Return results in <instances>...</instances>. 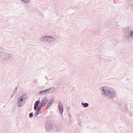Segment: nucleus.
Here are the masks:
<instances>
[{
	"instance_id": "1",
	"label": "nucleus",
	"mask_w": 133,
	"mask_h": 133,
	"mask_svg": "<svg viewBox=\"0 0 133 133\" xmlns=\"http://www.w3.org/2000/svg\"><path fill=\"white\" fill-rule=\"evenodd\" d=\"M100 89L102 91V94L104 95L107 98L112 99L114 98L116 95V91L112 88L104 87L101 88Z\"/></svg>"
},
{
	"instance_id": "2",
	"label": "nucleus",
	"mask_w": 133,
	"mask_h": 133,
	"mask_svg": "<svg viewBox=\"0 0 133 133\" xmlns=\"http://www.w3.org/2000/svg\"><path fill=\"white\" fill-rule=\"evenodd\" d=\"M12 57L11 55L4 52L2 51V49L0 47V58L2 61H5L8 59L11 60Z\"/></svg>"
},
{
	"instance_id": "3",
	"label": "nucleus",
	"mask_w": 133,
	"mask_h": 133,
	"mask_svg": "<svg viewBox=\"0 0 133 133\" xmlns=\"http://www.w3.org/2000/svg\"><path fill=\"white\" fill-rule=\"evenodd\" d=\"M45 128L48 131H52L55 132L57 130V126L54 125L53 123H48L47 122L45 124Z\"/></svg>"
},
{
	"instance_id": "4",
	"label": "nucleus",
	"mask_w": 133,
	"mask_h": 133,
	"mask_svg": "<svg viewBox=\"0 0 133 133\" xmlns=\"http://www.w3.org/2000/svg\"><path fill=\"white\" fill-rule=\"evenodd\" d=\"M53 89L54 88H50L46 90L40 91L39 93L41 95H42L46 94L47 93H49V92L53 93L54 92Z\"/></svg>"
},
{
	"instance_id": "5",
	"label": "nucleus",
	"mask_w": 133,
	"mask_h": 133,
	"mask_svg": "<svg viewBox=\"0 0 133 133\" xmlns=\"http://www.w3.org/2000/svg\"><path fill=\"white\" fill-rule=\"evenodd\" d=\"M22 97H20L18 99L17 104L18 107L22 106L25 103V101L22 98Z\"/></svg>"
},
{
	"instance_id": "6",
	"label": "nucleus",
	"mask_w": 133,
	"mask_h": 133,
	"mask_svg": "<svg viewBox=\"0 0 133 133\" xmlns=\"http://www.w3.org/2000/svg\"><path fill=\"white\" fill-rule=\"evenodd\" d=\"M40 40L42 42H47L49 41V36H42L40 38Z\"/></svg>"
},
{
	"instance_id": "7",
	"label": "nucleus",
	"mask_w": 133,
	"mask_h": 133,
	"mask_svg": "<svg viewBox=\"0 0 133 133\" xmlns=\"http://www.w3.org/2000/svg\"><path fill=\"white\" fill-rule=\"evenodd\" d=\"M58 109L59 110L60 113H63V105L61 102L58 104Z\"/></svg>"
},
{
	"instance_id": "8",
	"label": "nucleus",
	"mask_w": 133,
	"mask_h": 133,
	"mask_svg": "<svg viewBox=\"0 0 133 133\" xmlns=\"http://www.w3.org/2000/svg\"><path fill=\"white\" fill-rule=\"evenodd\" d=\"M53 102L52 99L50 100L47 104L46 109H48L49 107L53 103Z\"/></svg>"
},
{
	"instance_id": "9",
	"label": "nucleus",
	"mask_w": 133,
	"mask_h": 133,
	"mask_svg": "<svg viewBox=\"0 0 133 133\" xmlns=\"http://www.w3.org/2000/svg\"><path fill=\"white\" fill-rule=\"evenodd\" d=\"M132 30H131L129 29H128L126 30V31H125L126 32L125 36H130V34Z\"/></svg>"
},
{
	"instance_id": "10",
	"label": "nucleus",
	"mask_w": 133,
	"mask_h": 133,
	"mask_svg": "<svg viewBox=\"0 0 133 133\" xmlns=\"http://www.w3.org/2000/svg\"><path fill=\"white\" fill-rule=\"evenodd\" d=\"M82 105L83 106V107L85 108L88 107L89 106V104L88 103H84L82 102L81 103Z\"/></svg>"
},
{
	"instance_id": "11",
	"label": "nucleus",
	"mask_w": 133,
	"mask_h": 133,
	"mask_svg": "<svg viewBox=\"0 0 133 133\" xmlns=\"http://www.w3.org/2000/svg\"><path fill=\"white\" fill-rule=\"evenodd\" d=\"M49 41L50 40V42H53L55 40V39L53 37H52L51 36H49Z\"/></svg>"
},
{
	"instance_id": "12",
	"label": "nucleus",
	"mask_w": 133,
	"mask_h": 133,
	"mask_svg": "<svg viewBox=\"0 0 133 133\" xmlns=\"http://www.w3.org/2000/svg\"><path fill=\"white\" fill-rule=\"evenodd\" d=\"M21 96L23 97H22V99H23L24 100V101H25L28 97L27 95L26 94H24Z\"/></svg>"
},
{
	"instance_id": "13",
	"label": "nucleus",
	"mask_w": 133,
	"mask_h": 133,
	"mask_svg": "<svg viewBox=\"0 0 133 133\" xmlns=\"http://www.w3.org/2000/svg\"><path fill=\"white\" fill-rule=\"evenodd\" d=\"M42 101L46 104L48 102V100L46 97H45L44 98L42 99Z\"/></svg>"
},
{
	"instance_id": "14",
	"label": "nucleus",
	"mask_w": 133,
	"mask_h": 133,
	"mask_svg": "<svg viewBox=\"0 0 133 133\" xmlns=\"http://www.w3.org/2000/svg\"><path fill=\"white\" fill-rule=\"evenodd\" d=\"M40 101L38 100L35 103L34 106L38 107V104H39Z\"/></svg>"
},
{
	"instance_id": "15",
	"label": "nucleus",
	"mask_w": 133,
	"mask_h": 133,
	"mask_svg": "<svg viewBox=\"0 0 133 133\" xmlns=\"http://www.w3.org/2000/svg\"><path fill=\"white\" fill-rule=\"evenodd\" d=\"M23 2L25 3H28L30 1V0H21Z\"/></svg>"
},
{
	"instance_id": "16",
	"label": "nucleus",
	"mask_w": 133,
	"mask_h": 133,
	"mask_svg": "<svg viewBox=\"0 0 133 133\" xmlns=\"http://www.w3.org/2000/svg\"><path fill=\"white\" fill-rule=\"evenodd\" d=\"M17 88H18L17 87H15V89L13 90V91L12 93L13 94H16V91H17Z\"/></svg>"
},
{
	"instance_id": "17",
	"label": "nucleus",
	"mask_w": 133,
	"mask_h": 133,
	"mask_svg": "<svg viewBox=\"0 0 133 133\" xmlns=\"http://www.w3.org/2000/svg\"><path fill=\"white\" fill-rule=\"evenodd\" d=\"M40 111L38 110H37L36 112L35 113V117H37V115H38L39 112Z\"/></svg>"
},
{
	"instance_id": "18",
	"label": "nucleus",
	"mask_w": 133,
	"mask_h": 133,
	"mask_svg": "<svg viewBox=\"0 0 133 133\" xmlns=\"http://www.w3.org/2000/svg\"><path fill=\"white\" fill-rule=\"evenodd\" d=\"M39 104H40V105H42L43 107L46 104L44 102L42 101Z\"/></svg>"
},
{
	"instance_id": "19",
	"label": "nucleus",
	"mask_w": 133,
	"mask_h": 133,
	"mask_svg": "<svg viewBox=\"0 0 133 133\" xmlns=\"http://www.w3.org/2000/svg\"><path fill=\"white\" fill-rule=\"evenodd\" d=\"M33 112L30 113L29 114V117L30 118H31L33 117Z\"/></svg>"
},
{
	"instance_id": "20",
	"label": "nucleus",
	"mask_w": 133,
	"mask_h": 133,
	"mask_svg": "<svg viewBox=\"0 0 133 133\" xmlns=\"http://www.w3.org/2000/svg\"><path fill=\"white\" fill-rule=\"evenodd\" d=\"M43 107V106L42 105H40V104H39V105H38V108L37 110L40 111L41 109V107Z\"/></svg>"
},
{
	"instance_id": "21",
	"label": "nucleus",
	"mask_w": 133,
	"mask_h": 133,
	"mask_svg": "<svg viewBox=\"0 0 133 133\" xmlns=\"http://www.w3.org/2000/svg\"><path fill=\"white\" fill-rule=\"evenodd\" d=\"M130 36L131 37L133 38V30H132L130 34Z\"/></svg>"
},
{
	"instance_id": "22",
	"label": "nucleus",
	"mask_w": 133,
	"mask_h": 133,
	"mask_svg": "<svg viewBox=\"0 0 133 133\" xmlns=\"http://www.w3.org/2000/svg\"><path fill=\"white\" fill-rule=\"evenodd\" d=\"M38 107L34 106V109L35 110H37V109L38 108Z\"/></svg>"
},
{
	"instance_id": "23",
	"label": "nucleus",
	"mask_w": 133,
	"mask_h": 133,
	"mask_svg": "<svg viewBox=\"0 0 133 133\" xmlns=\"http://www.w3.org/2000/svg\"><path fill=\"white\" fill-rule=\"evenodd\" d=\"M14 94H13L12 93V96H11V98H12V97L14 96Z\"/></svg>"
},
{
	"instance_id": "24",
	"label": "nucleus",
	"mask_w": 133,
	"mask_h": 133,
	"mask_svg": "<svg viewBox=\"0 0 133 133\" xmlns=\"http://www.w3.org/2000/svg\"><path fill=\"white\" fill-rule=\"evenodd\" d=\"M45 78H46V80H48V78H47V77L46 76H45Z\"/></svg>"
},
{
	"instance_id": "25",
	"label": "nucleus",
	"mask_w": 133,
	"mask_h": 133,
	"mask_svg": "<svg viewBox=\"0 0 133 133\" xmlns=\"http://www.w3.org/2000/svg\"><path fill=\"white\" fill-rule=\"evenodd\" d=\"M35 10H36V11H37V8H35Z\"/></svg>"
}]
</instances>
